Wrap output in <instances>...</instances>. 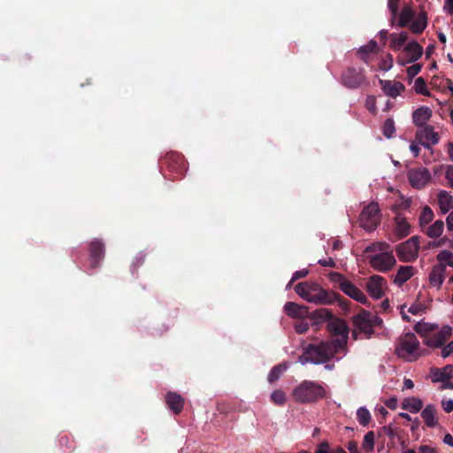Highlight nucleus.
<instances>
[{"label": "nucleus", "instance_id": "obj_1", "mask_svg": "<svg viewBox=\"0 0 453 453\" xmlns=\"http://www.w3.org/2000/svg\"><path fill=\"white\" fill-rule=\"evenodd\" d=\"M296 293L309 303L315 304H333L335 302L342 308L350 304V302L342 297L338 293L323 288L319 284L311 281H303L296 285Z\"/></svg>", "mask_w": 453, "mask_h": 453}, {"label": "nucleus", "instance_id": "obj_2", "mask_svg": "<svg viewBox=\"0 0 453 453\" xmlns=\"http://www.w3.org/2000/svg\"><path fill=\"white\" fill-rule=\"evenodd\" d=\"M311 321L315 331L319 328L321 324L327 322L326 329L333 336H341L342 340H349V328L347 322L342 319L335 317L326 308H320L311 311Z\"/></svg>", "mask_w": 453, "mask_h": 453}, {"label": "nucleus", "instance_id": "obj_3", "mask_svg": "<svg viewBox=\"0 0 453 453\" xmlns=\"http://www.w3.org/2000/svg\"><path fill=\"white\" fill-rule=\"evenodd\" d=\"M338 343L339 347L347 342H319L318 344H310L299 357L302 365L308 363L319 365L327 362L334 354Z\"/></svg>", "mask_w": 453, "mask_h": 453}, {"label": "nucleus", "instance_id": "obj_4", "mask_svg": "<svg viewBox=\"0 0 453 453\" xmlns=\"http://www.w3.org/2000/svg\"><path fill=\"white\" fill-rule=\"evenodd\" d=\"M293 398L301 403H313L326 395L325 388L313 381L303 380L293 390Z\"/></svg>", "mask_w": 453, "mask_h": 453}, {"label": "nucleus", "instance_id": "obj_5", "mask_svg": "<svg viewBox=\"0 0 453 453\" xmlns=\"http://www.w3.org/2000/svg\"><path fill=\"white\" fill-rule=\"evenodd\" d=\"M379 320L377 316L372 315L371 312L361 310V311L352 317V336L354 340L357 338L358 334H365L366 337H372L373 333V326Z\"/></svg>", "mask_w": 453, "mask_h": 453}, {"label": "nucleus", "instance_id": "obj_6", "mask_svg": "<svg viewBox=\"0 0 453 453\" xmlns=\"http://www.w3.org/2000/svg\"><path fill=\"white\" fill-rule=\"evenodd\" d=\"M414 329L420 337H431L430 340H447L452 333V327L449 326H443L441 328H439L438 325L426 322L417 323Z\"/></svg>", "mask_w": 453, "mask_h": 453}, {"label": "nucleus", "instance_id": "obj_7", "mask_svg": "<svg viewBox=\"0 0 453 453\" xmlns=\"http://www.w3.org/2000/svg\"><path fill=\"white\" fill-rule=\"evenodd\" d=\"M161 167L166 168L173 173V178H181L187 172L186 162L183 155L178 152H168L160 159Z\"/></svg>", "mask_w": 453, "mask_h": 453}, {"label": "nucleus", "instance_id": "obj_8", "mask_svg": "<svg viewBox=\"0 0 453 453\" xmlns=\"http://www.w3.org/2000/svg\"><path fill=\"white\" fill-rule=\"evenodd\" d=\"M341 82L348 88H358L363 85H368L369 82L363 68L347 67L341 75Z\"/></svg>", "mask_w": 453, "mask_h": 453}, {"label": "nucleus", "instance_id": "obj_9", "mask_svg": "<svg viewBox=\"0 0 453 453\" xmlns=\"http://www.w3.org/2000/svg\"><path fill=\"white\" fill-rule=\"evenodd\" d=\"M419 250V237L415 235L400 243L396 249V255L403 262H413L417 259Z\"/></svg>", "mask_w": 453, "mask_h": 453}, {"label": "nucleus", "instance_id": "obj_10", "mask_svg": "<svg viewBox=\"0 0 453 453\" xmlns=\"http://www.w3.org/2000/svg\"><path fill=\"white\" fill-rule=\"evenodd\" d=\"M380 209L377 203H371L365 207L359 216V225L366 231H372L380 224Z\"/></svg>", "mask_w": 453, "mask_h": 453}, {"label": "nucleus", "instance_id": "obj_11", "mask_svg": "<svg viewBox=\"0 0 453 453\" xmlns=\"http://www.w3.org/2000/svg\"><path fill=\"white\" fill-rule=\"evenodd\" d=\"M370 265L376 271L386 273L391 270L396 264L392 251L382 250L368 257Z\"/></svg>", "mask_w": 453, "mask_h": 453}, {"label": "nucleus", "instance_id": "obj_12", "mask_svg": "<svg viewBox=\"0 0 453 453\" xmlns=\"http://www.w3.org/2000/svg\"><path fill=\"white\" fill-rule=\"evenodd\" d=\"M395 352L399 358L405 361L416 360L422 355L418 342H398Z\"/></svg>", "mask_w": 453, "mask_h": 453}, {"label": "nucleus", "instance_id": "obj_13", "mask_svg": "<svg viewBox=\"0 0 453 453\" xmlns=\"http://www.w3.org/2000/svg\"><path fill=\"white\" fill-rule=\"evenodd\" d=\"M422 54V46L416 41H413L404 46L403 51L397 57L396 62L401 65H404L408 63H413L418 60Z\"/></svg>", "mask_w": 453, "mask_h": 453}, {"label": "nucleus", "instance_id": "obj_14", "mask_svg": "<svg viewBox=\"0 0 453 453\" xmlns=\"http://www.w3.org/2000/svg\"><path fill=\"white\" fill-rule=\"evenodd\" d=\"M407 176L411 185L418 189L424 188L431 179L430 172L426 167L410 169Z\"/></svg>", "mask_w": 453, "mask_h": 453}, {"label": "nucleus", "instance_id": "obj_15", "mask_svg": "<svg viewBox=\"0 0 453 453\" xmlns=\"http://www.w3.org/2000/svg\"><path fill=\"white\" fill-rule=\"evenodd\" d=\"M386 280L380 275H372L365 284L367 293L374 299L381 298L385 294Z\"/></svg>", "mask_w": 453, "mask_h": 453}, {"label": "nucleus", "instance_id": "obj_16", "mask_svg": "<svg viewBox=\"0 0 453 453\" xmlns=\"http://www.w3.org/2000/svg\"><path fill=\"white\" fill-rule=\"evenodd\" d=\"M104 243L97 239L89 243V267L96 268L104 257Z\"/></svg>", "mask_w": 453, "mask_h": 453}, {"label": "nucleus", "instance_id": "obj_17", "mask_svg": "<svg viewBox=\"0 0 453 453\" xmlns=\"http://www.w3.org/2000/svg\"><path fill=\"white\" fill-rule=\"evenodd\" d=\"M342 292L349 296L350 298L354 299L355 301L365 304L369 305L370 303L366 297V296L357 287L355 286L351 281H349L348 283H344L342 286Z\"/></svg>", "mask_w": 453, "mask_h": 453}, {"label": "nucleus", "instance_id": "obj_18", "mask_svg": "<svg viewBox=\"0 0 453 453\" xmlns=\"http://www.w3.org/2000/svg\"><path fill=\"white\" fill-rule=\"evenodd\" d=\"M285 312L293 318H307L311 320V312L309 311L308 307L298 305L294 302H287L284 305Z\"/></svg>", "mask_w": 453, "mask_h": 453}, {"label": "nucleus", "instance_id": "obj_19", "mask_svg": "<svg viewBox=\"0 0 453 453\" xmlns=\"http://www.w3.org/2000/svg\"><path fill=\"white\" fill-rule=\"evenodd\" d=\"M445 266L442 264L434 265L429 273L430 285L440 289L445 280Z\"/></svg>", "mask_w": 453, "mask_h": 453}, {"label": "nucleus", "instance_id": "obj_20", "mask_svg": "<svg viewBox=\"0 0 453 453\" xmlns=\"http://www.w3.org/2000/svg\"><path fill=\"white\" fill-rule=\"evenodd\" d=\"M453 378V365H446L443 368H436L431 371V379L434 382H448Z\"/></svg>", "mask_w": 453, "mask_h": 453}, {"label": "nucleus", "instance_id": "obj_21", "mask_svg": "<svg viewBox=\"0 0 453 453\" xmlns=\"http://www.w3.org/2000/svg\"><path fill=\"white\" fill-rule=\"evenodd\" d=\"M382 89L390 97L395 98L405 89L404 85L400 81H380Z\"/></svg>", "mask_w": 453, "mask_h": 453}, {"label": "nucleus", "instance_id": "obj_22", "mask_svg": "<svg viewBox=\"0 0 453 453\" xmlns=\"http://www.w3.org/2000/svg\"><path fill=\"white\" fill-rule=\"evenodd\" d=\"M432 117V110L429 107L421 106L418 108L412 113L413 123L417 127H424L426 126V123Z\"/></svg>", "mask_w": 453, "mask_h": 453}, {"label": "nucleus", "instance_id": "obj_23", "mask_svg": "<svg viewBox=\"0 0 453 453\" xmlns=\"http://www.w3.org/2000/svg\"><path fill=\"white\" fill-rule=\"evenodd\" d=\"M437 202L441 214H446L453 209V196L446 190H441L438 193Z\"/></svg>", "mask_w": 453, "mask_h": 453}, {"label": "nucleus", "instance_id": "obj_24", "mask_svg": "<svg viewBox=\"0 0 453 453\" xmlns=\"http://www.w3.org/2000/svg\"><path fill=\"white\" fill-rule=\"evenodd\" d=\"M437 410L434 404H427L421 411V417L428 427H435L438 425L436 417Z\"/></svg>", "mask_w": 453, "mask_h": 453}, {"label": "nucleus", "instance_id": "obj_25", "mask_svg": "<svg viewBox=\"0 0 453 453\" xmlns=\"http://www.w3.org/2000/svg\"><path fill=\"white\" fill-rule=\"evenodd\" d=\"M395 233L398 239L406 237L411 233V225L407 222L404 217L397 215L395 218Z\"/></svg>", "mask_w": 453, "mask_h": 453}, {"label": "nucleus", "instance_id": "obj_26", "mask_svg": "<svg viewBox=\"0 0 453 453\" xmlns=\"http://www.w3.org/2000/svg\"><path fill=\"white\" fill-rule=\"evenodd\" d=\"M415 13L412 10V7L411 4H405L403 8L402 9L401 12H398L397 19V25L400 27H407L411 21L414 19Z\"/></svg>", "mask_w": 453, "mask_h": 453}, {"label": "nucleus", "instance_id": "obj_27", "mask_svg": "<svg viewBox=\"0 0 453 453\" xmlns=\"http://www.w3.org/2000/svg\"><path fill=\"white\" fill-rule=\"evenodd\" d=\"M417 132V136L425 139L426 142L432 144H437L439 142V134L434 131L432 126H424Z\"/></svg>", "mask_w": 453, "mask_h": 453}, {"label": "nucleus", "instance_id": "obj_28", "mask_svg": "<svg viewBox=\"0 0 453 453\" xmlns=\"http://www.w3.org/2000/svg\"><path fill=\"white\" fill-rule=\"evenodd\" d=\"M414 274V267L411 265L400 266L397 270V273L395 277L394 282L402 286L408 280H410Z\"/></svg>", "mask_w": 453, "mask_h": 453}, {"label": "nucleus", "instance_id": "obj_29", "mask_svg": "<svg viewBox=\"0 0 453 453\" xmlns=\"http://www.w3.org/2000/svg\"><path fill=\"white\" fill-rule=\"evenodd\" d=\"M168 407L175 413H180L183 409V398L176 393H168L166 395Z\"/></svg>", "mask_w": 453, "mask_h": 453}, {"label": "nucleus", "instance_id": "obj_30", "mask_svg": "<svg viewBox=\"0 0 453 453\" xmlns=\"http://www.w3.org/2000/svg\"><path fill=\"white\" fill-rule=\"evenodd\" d=\"M410 30L416 35L421 34L427 26V16L425 12L418 14L417 18L411 21Z\"/></svg>", "mask_w": 453, "mask_h": 453}, {"label": "nucleus", "instance_id": "obj_31", "mask_svg": "<svg viewBox=\"0 0 453 453\" xmlns=\"http://www.w3.org/2000/svg\"><path fill=\"white\" fill-rule=\"evenodd\" d=\"M390 42L389 48L394 51H398L404 45L406 41L408 40L407 32H401L400 34L393 33L389 35Z\"/></svg>", "mask_w": 453, "mask_h": 453}, {"label": "nucleus", "instance_id": "obj_32", "mask_svg": "<svg viewBox=\"0 0 453 453\" xmlns=\"http://www.w3.org/2000/svg\"><path fill=\"white\" fill-rule=\"evenodd\" d=\"M446 342H426L429 348L441 349V356L443 358L448 357L451 353H453V342H449L448 344H445Z\"/></svg>", "mask_w": 453, "mask_h": 453}, {"label": "nucleus", "instance_id": "obj_33", "mask_svg": "<svg viewBox=\"0 0 453 453\" xmlns=\"http://www.w3.org/2000/svg\"><path fill=\"white\" fill-rule=\"evenodd\" d=\"M423 407V402L417 397H408L402 403V408L412 413L418 412Z\"/></svg>", "mask_w": 453, "mask_h": 453}, {"label": "nucleus", "instance_id": "obj_34", "mask_svg": "<svg viewBox=\"0 0 453 453\" xmlns=\"http://www.w3.org/2000/svg\"><path fill=\"white\" fill-rule=\"evenodd\" d=\"M377 49V42L373 40L370 41L366 45L359 48L357 54L364 62L367 63L369 55L375 52Z\"/></svg>", "mask_w": 453, "mask_h": 453}, {"label": "nucleus", "instance_id": "obj_35", "mask_svg": "<svg viewBox=\"0 0 453 453\" xmlns=\"http://www.w3.org/2000/svg\"><path fill=\"white\" fill-rule=\"evenodd\" d=\"M444 229V222L441 219H437L425 231L426 234L430 238H437L441 235Z\"/></svg>", "mask_w": 453, "mask_h": 453}, {"label": "nucleus", "instance_id": "obj_36", "mask_svg": "<svg viewBox=\"0 0 453 453\" xmlns=\"http://www.w3.org/2000/svg\"><path fill=\"white\" fill-rule=\"evenodd\" d=\"M436 258L438 260V264H442L445 268L447 265L453 268V253L450 250H441L437 256Z\"/></svg>", "mask_w": 453, "mask_h": 453}, {"label": "nucleus", "instance_id": "obj_37", "mask_svg": "<svg viewBox=\"0 0 453 453\" xmlns=\"http://www.w3.org/2000/svg\"><path fill=\"white\" fill-rule=\"evenodd\" d=\"M288 365L287 363L280 364L274 366L268 374L269 382L277 380L281 374L288 369Z\"/></svg>", "mask_w": 453, "mask_h": 453}, {"label": "nucleus", "instance_id": "obj_38", "mask_svg": "<svg viewBox=\"0 0 453 453\" xmlns=\"http://www.w3.org/2000/svg\"><path fill=\"white\" fill-rule=\"evenodd\" d=\"M434 219V211L429 206H425L419 215L418 220L422 227L429 224Z\"/></svg>", "mask_w": 453, "mask_h": 453}, {"label": "nucleus", "instance_id": "obj_39", "mask_svg": "<svg viewBox=\"0 0 453 453\" xmlns=\"http://www.w3.org/2000/svg\"><path fill=\"white\" fill-rule=\"evenodd\" d=\"M328 279L331 282L337 284L339 288L342 291V286L344 283H348L349 280L346 277L337 272H331L328 274Z\"/></svg>", "mask_w": 453, "mask_h": 453}, {"label": "nucleus", "instance_id": "obj_40", "mask_svg": "<svg viewBox=\"0 0 453 453\" xmlns=\"http://www.w3.org/2000/svg\"><path fill=\"white\" fill-rule=\"evenodd\" d=\"M328 279L331 282L337 284L339 288L342 291V286L344 283H348L349 280L346 277L337 272H331L328 274Z\"/></svg>", "mask_w": 453, "mask_h": 453}, {"label": "nucleus", "instance_id": "obj_41", "mask_svg": "<svg viewBox=\"0 0 453 453\" xmlns=\"http://www.w3.org/2000/svg\"><path fill=\"white\" fill-rule=\"evenodd\" d=\"M414 89L417 94L430 96V92L428 91L426 81L422 77L416 79L414 83Z\"/></svg>", "mask_w": 453, "mask_h": 453}, {"label": "nucleus", "instance_id": "obj_42", "mask_svg": "<svg viewBox=\"0 0 453 453\" xmlns=\"http://www.w3.org/2000/svg\"><path fill=\"white\" fill-rule=\"evenodd\" d=\"M374 433L372 431H370L365 434L364 437V441L362 444V448L364 450L370 452L373 449L374 447Z\"/></svg>", "mask_w": 453, "mask_h": 453}, {"label": "nucleus", "instance_id": "obj_43", "mask_svg": "<svg viewBox=\"0 0 453 453\" xmlns=\"http://www.w3.org/2000/svg\"><path fill=\"white\" fill-rule=\"evenodd\" d=\"M357 420L358 422L362 425V426H366L370 420H371V415H370V412L369 411L365 408V407H360L357 411Z\"/></svg>", "mask_w": 453, "mask_h": 453}, {"label": "nucleus", "instance_id": "obj_44", "mask_svg": "<svg viewBox=\"0 0 453 453\" xmlns=\"http://www.w3.org/2000/svg\"><path fill=\"white\" fill-rule=\"evenodd\" d=\"M382 132H383V134L387 138L393 137V135L395 132V122L392 119H387L385 120L383 127H382Z\"/></svg>", "mask_w": 453, "mask_h": 453}, {"label": "nucleus", "instance_id": "obj_45", "mask_svg": "<svg viewBox=\"0 0 453 453\" xmlns=\"http://www.w3.org/2000/svg\"><path fill=\"white\" fill-rule=\"evenodd\" d=\"M399 4L400 0H388V7L391 13V22L392 24L396 20L398 12H399Z\"/></svg>", "mask_w": 453, "mask_h": 453}, {"label": "nucleus", "instance_id": "obj_46", "mask_svg": "<svg viewBox=\"0 0 453 453\" xmlns=\"http://www.w3.org/2000/svg\"><path fill=\"white\" fill-rule=\"evenodd\" d=\"M305 318H301V319L297 320L295 325V330L298 334H304L309 329V323L304 319Z\"/></svg>", "mask_w": 453, "mask_h": 453}, {"label": "nucleus", "instance_id": "obj_47", "mask_svg": "<svg viewBox=\"0 0 453 453\" xmlns=\"http://www.w3.org/2000/svg\"><path fill=\"white\" fill-rule=\"evenodd\" d=\"M388 247H389V245L386 242H377V243L372 244L371 246L366 247L365 250V253L375 252V251L381 252L382 250H387Z\"/></svg>", "mask_w": 453, "mask_h": 453}, {"label": "nucleus", "instance_id": "obj_48", "mask_svg": "<svg viewBox=\"0 0 453 453\" xmlns=\"http://www.w3.org/2000/svg\"><path fill=\"white\" fill-rule=\"evenodd\" d=\"M271 399L276 404L281 405L286 401V395L281 390H275L271 395Z\"/></svg>", "mask_w": 453, "mask_h": 453}, {"label": "nucleus", "instance_id": "obj_49", "mask_svg": "<svg viewBox=\"0 0 453 453\" xmlns=\"http://www.w3.org/2000/svg\"><path fill=\"white\" fill-rule=\"evenodd\" d=\"M365 108L372 114H376V97L374 96H368L365 100Z\"/></svg>", "mask_w": 453, "mask_h": 453}, {"label": "nucleus", "instance_id": "obj_50", "mask_svg": "<svg viewBox=\"0 0 453 453\" xmlns=\"http://www.w3.org/2000/svg\"><path fill=\"white\" fill-rule=\"evenodd\" d=\"M422 65L420 64H414L407 68V74L411 79L414 78L421 71Z\"/></svg>", "mask_w": 453, "mask_h": 453}, {"label": "nucleus", "instance_id": "obj_51", "mask_svg": "<svg viewBox=\"0 0 453 453\" xmlns=\"http://www.w3.org/2000/svg\"><path fill=\"white\" fill-rule=\"evenodd\" d=\"M308 273H309V271L307 269H303V270L295 272L291 278L289 285L299 279L306 277L308 275Z\"/></svg>", "mask_w": 453, "mask_h": 453}, {"label": "nucleus", "instance_id": "obj_52", "mask_svg": "<svg viewBox=\"0 0 453 453\" xmlns=\"http://www.w3.org/2000/svg\"><path fill=\"white\" fill-rule=\"evenodd\" d=\"M448 186L453 188V165H448L445 173Z\"/></svg>", "mask_w": 453, "mask_h": 453}, {"label": "nucleus", "instance_id": "obj_53", "mask_svg": "<svg viewBox=\"0 0 453 453\" xmlns=\"http://www.w3.org/2000/svg\"><path fill=\"white\" fill-rule=\"evenodd\" d=\"M145 258H146V254L145 253H139L135 258H134V262L133 263V267L134 270H136L138 268L139 265H142L145 261Z\"/></svg>", "mask_w": 453, "mask_h": 453}, {"label": "nucleus", "instance_id": "obj_54", "mask_svg": "<svg viewBox=\"0 0 453 453\" xmlns=\"http://www.w3.org/2000/svg\"><path fill=\"white\" fill-rule=\"evenodd\" d=\"M318 263L321 266H327L331 268H334L336 266V264L332 257H329L328 259H319Z\"/></svg>", "mask_w": 453, "mask_h": 453}, {"label": "nucleus", "instance_id": "obj_55", "mask_svg": "<svg viewBox=\"0 0 453 453\" xmlns=\"http://www.w3.org/2000/svg\"><path fill=\"white\" fill-rule=\"evenodd\" d=\"M388 61L387 60H384L380 65V68L382 70H385V71H388V69H390L392 67V65H393V57L391 54H388Z\"/></svg>", "mask_w": 453, "mask_h": 453}, {"label": "nucleus", "instance_id": "obj_56", "mask_svg": "<svg viewBox=\"0 0 453 453\" xmlns=\"http://www.w3.org/2000/svg\"><path fill=\"white\" fill-rule=\"evenodd\" d=\"M446 226L449 232H453V211L446 218Z\"/></svg>", "mask_w": 453, "mask_h": 453}, {"label": "nucleus", "instance_id": "obj_57", "mask_svg": "<svg viewBox=\"0 0 453 453\" xmlns=\"http://www.w3.org/2000/svg\"><path fill=\"white\" fill-rule=\"evenodd\" d=\"M419 453H437L435 449L428 446V445H421L418 448Z\"/></svg>", "mask_w": 453, "mask_h": 453}, {"label": "nucleus", "instance_id": "obj_58", "mask_svg": "<svg viewBox=\"0 0 453 453\" xmlns=\"http://www.w3.org/2000/svg\"><path fill=\"white\" fill-rule=\"evenodd\" d=\"M329 445L326 441H323L319 444V449L314 453H328Z\"/></svg>", "mask_w": 453, "mask_h": 453}, {"label": "nucleus", "instance_id": "obj_59", "mask_svg": "<svg viewBox=\"0 0 453 453\" xmlns=\"http://www.w3.org/2000/svg\"><path fill=\"white\" fill-rule=\"evenodd\" d=\"M442 406L446 412H451L453 411V400L449 399L443 402Z\"/></svg>", "mask_w": 453, "mask_h": 453}, {"label": "nucleus", "instance_id": "obj_60", "mask_svg": "<svg viewBox=\"0 0 453 453\" xmlns=\"http://www.w3.org/2000/svg\"><path fill=\"white\" fill-rule=\"evenodd\" d=\"M348 449L350 453H359L357 449V443L354 441L349 442Z\"/></svg>", "mask_w": 453, "mask_h": 453}, {"label": "nucleus", "instance_id": "obj_61", "mask_svg": "<svg viewBox=\"0 0 453 453\" xmlns=\"http://www.w3.org/2000/svg\"><path fill=\"white\" fill-rule=\"evenodd\" d=\"M443 442L450 447H453V436L450 434H447L443 438Z\"/></svg>", "mask_w": 453, "mask_h": 453}, {"label": "nucleus", "instance_id": "obj_62", "mask_svg": "<svg viewBox=\"0 0 453 453\" xmlns=\"http://www.w3.org/2000/svg\"><path fill=\"white\" fill-rule=\"evenodd\" d=\"M379 36H380V41L383 42V43H386V42L388 40V31L385 30V29L380 31Z\"/></svg>", "mask_w": 453, "mask_h": 453}, {"label": "nucleus", "instance_id": "obj_63", "mask_svg": "<svg viewBox=\"0 0 453 453\" xmlns=\"http://www.w3.org/2000/svg\"><path fill=\"white\" fill-rule=\"evenodd\" d=\"M386 405L390 409H395L397 405V400L395 398H391L386 403Z\"/></svg>", "mask_w": 453, "mask_h": 453}, {"label": "nucleus", "instance_id": "obj_64", "mask_svg": "<svg viewBox=\"0 0 453 453\" xmlns=\"http://www.w3.org/2000/svg\"><path fill=\"white\" fill-rule=\"evenodd\" d=\"M447 152L449 154V158L453 161V142L448 143V150Z\"/></svg>", "mask_w": 453, "mask_h": 453}]
</instances>
